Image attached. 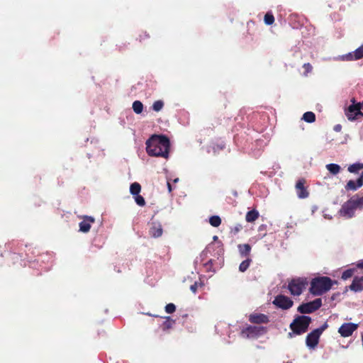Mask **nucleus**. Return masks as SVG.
<instances>
[{"instance_id":"obj_9","label":"nucleus","mask_w":363,"mask_h":363,"mask_svg":"<svg viewBox=\"0 0 363 363\" xmlns=\"http://www.w3.org/2000/svg\"><path fill=\"white\" fill-rule=\"evenodd\" d=\"M320 330H314L310 333L306 339V345L310 348H315L318 344L319 338L320 336Z\"/></svg>"},{"instance_id":"obj_25","label":"nucleus","mask_w":363,"mask_h":363,"mask_svg":"<svg viewBox=\"0 0 363 363\" xmlns=\"http://www.w3.org/2000/svg\"><path fill=\"white\" fill-rule=\"evenodd\" d=\"M238 249H239V252L242 256L246 255L250 252V245L249 244L239 245Z\"/></svg>"},{"instance_id":"obj_40","label":"nucleus","mask_w":363,"mask_h":363,"mask_svg":"<svg viewBox=\"0 0 363 363\" xmlns=\"http://www.w3.org/2000/svg\"><path fill=\"white\" fill-rule=\"evenodd\" d=\"M212 259H210L208 262L205 264V267L206 269V271H211V267H212Z\"/></svg>"},{"instance_id":"obj_45","label":"nucleus","mask_w":363,"mask_h":363,"mask_svg":"<svg viewBox=\"0 0 363 363\" xmlns=\"http://www.w3.org/2000/svg\"><path fill=\"white\" fill-rule=\"evenodd\" d=\"M167 188H168L169 192H171L172 191V185L169 183V182H167Z\"/></svg>"},{"instance_id":"obj_24","label":"nucleus","mask_w":363,"mask_h":363,"mask_svg":"<svg viewBox=\"0 0 363 363\" xmlns=\"http://www.w3.org/2000/svg\"><path fill=\"white\" fill-rule=\"evenodd\" d=\"M362 169H363V164L355 163V164H351L348 167V171L351 173H356Z\"/></svg>"},{"instance_id":"obj_20","label":"nucleus","mask_w":363,"mask_h":363,"mask_svg":"<svg viewBox=\"0 0 363 363\" xmlns=\"http://www.w3.org/2000/svg\"><path fill=\"white\" fill-rule=\"evenodd\" d=\"M350 200L351 201H353V204L357 208H363V196L359 197L358 196H354L352 197Z\"/></svg>"},{"instance_id":"obj_5","label":"nucleus","mask_w":363,"mask_h":363,"mask_svg":"<svg viewBox=\"0 0 363 363\" xmlns=\"http://www.w3.org/2000/svg\"><path fill=\"white\" fill-rule=\"evenodd\" d=\"M351 101L352 104L345 110V115L348 120L353 121L357 118L358 116H363V113L361 111L363 108L361 103L355 104L354 99H352Z\"/></svg>"},{"instance_id":"obj_39","label":"nucleus","mask_w":363,"mask_h":363,"mask_svg":"<svg viewBox=\"0 0 363 363\" xmlns=\"http://www.w3.org/2000/svg\"><path fill=\"white\" fill-rule=\"evenodd\" d=\"M198 289V283L195 282L194 284L191 285L190 289L194 293L196 294Z\"/></svg>"},{"instance_id":"obj_37","label":"nucleus","mask_w":363,"mask_h":363,"mask_svg":"<svg viewBox=\"0 0 363 363\" xmlns=\"http://www.w3.org/2000/svg\"><path fill=\"white\" fill-rule=\"evenodd\" d=\"M303 68L306 70L305 75H306L308 73L312 71V66L310 63H305L303 65Z\"/></svg>"},{"instance_id":"obj_29","label":"nucleus","mask_w":363,"mask_h":363,"mask_svg":"<svg viewBox=\"0 0 363 363\" xmlns=\"http://www.w3.org/2000/svg\"><path fill=\"white\" fill-rule=\"evenodd\" d=\"M264 23L267 25H272L274 22V18L270 13H267L264 18Z\"/></svg>"},{"instance_id":"obj_43","label":"nucleus","mask_w":363,"mask_h":363,"mask_svg":"<svg viewBox=\"0 0 363 363\" xmlns=\"http://www.w3.org/2000/svg\"><path fill=\"white\" fill-rule=\"evenodd\" d=\"M341 125H337L334 127V130L336 131V132H339L341 130Z\"/></svg>"},{"instance_id":"obj_21","label":"nucleus","mask_w":363,"mask_h":363,"mask_svg":"<svg viewBox=\"0 0 363 363\" xmlns=\"http://www.w3.org/2000/svg\"><path fill=\"white\" fill-rule=\"evenodd\" d=\"M133 109V111L137 113V114H140L143 112V104L141 101H135L133 103V106H132Z\"/></svg>"},{"instance_id":"obj_41","label":"nucleus","mask_w":363,"mask_h":363,"mask_svg":"<svg viewBox=\"0 0 363 363\" xmlns=\"http://www.w3.org/2000/svg\"><path fill=\"white\" fill-rule=\"evenodd\" d=\"M328 328V324L325 323L323 325V326L320 328H317L316 330H320V335L323 333V332Z\"/></svg>"},{"instance_id":"obj_36","label":"nucleus","mask_w":363,"mask_h":363,"mask_svg":"<svg viewBox=\"0 0 363 363\" xmlns=\"http://www.w3.org/2000/svg\"><path fill=\"white\" fill-rule=\"evenodd\" d=\"M242 229V225L238 224L235 227L231 228V231L230 232H231V233H233L234 235H235L236 233H238Z\"/></svg>"},{"instance_id":"obj_44","label":"nucleus","mask_w":363,"mask_h":363,"mask_svg":"<svg viewBox=\"0 0 363 363\" xmlns=\"http://www.w3.org/2000/svg\"><path fill=\"white\" fill-rule=\"evenodd\" d=\"M250 211H247L246 213V215H245V219L247 222H250Z\"/></svg>"},{"instance_id":"obj_47","label":"nucleus","mask_w":363,"mask_h":363,"mask_svg":"<svg viewBox=\"0 0 363 363\" xmlns=\"http://www.w3.org/2000/svg\"><path fill=\"white\" fill-rule=\"evenodd\" d=\"M178 181H179V179H178V178H177V179H175L174 180V183H176V182H177Z\"/></svg>"},{"instance_id":"obj_4","label":"nucleus","mask_w":363,"mask_h":363,"mask_svg":"<svg viewBox=\"0 0 363 363\" xmlns=\"http://www.w3.org/2000/svg\"><path fill=\"white\" fill-rule=\"evenodd\" d=\"M308 282L306 278H297L292 279L288 286L290 293L294 296H299L303 292Z\"/></svg>"},{"instance_id":"obj_19","label":"nucleus","mask_w":363,"mask_h":363,"mask_svg":"<svg viewBox=\"0 0 363 363\" xmlns=\"http://www.w3.org/2000/svg\"><path fill=\"white\" fill-rule=\"evenodd\" d=\"M140 191H141V186L138 182L133 183L130 186V192L133 196L139 194Z\"/></svg>"},{"instance_id":"obj_31","label":"nucleus","mask_w":363,"mask_h":363,"mask_svg":"<svg viewBox=\"0 0 363 363\" xmlns=\"http://www.w3.org/2000/svg\"><path fill=\"white\" fill-rule=\"evenodd\" d=\"M176 311V306L174 303H168L165 306V311L167 313H173Z\"/></svg>"},{"instance_id":"obj_46","label":"nucleus","mask_w":363,"mask_h":363,"mask_svg":"<svg viewBox=\"0 0 363 363\" xmlns=\"http://www.w3.org/2000/svg\"><path fill=\"white\" fill-rule=\"evenodd\" d=\"M357 266L359 268H363V260H361L360 262H359L357 264Z\"/></svg>"},{"instance_id":"obj_48","label":"nucleus","mask_w":363,"mask_h":363,"mask_svg":"<svg viewBox=\"0 0 363 363\" xmlns=\"http://www.w3.org/2000/svg\"><path fill=\"white\" fill-rule=\"evenodd\" d=\"M362 342H363V335H362Z\"/></svg>"},{"instance_id":"obj_7","label":"nucleus","mask_w":363,"mask_h":363,"mask_svg":"<svg viewBox=\"0 0 363 363\" xmlns=\"http://www.w3.org/2000/svg\"><path fill=\"white\" fill-rule=\"evenodd\" d=\"M358 328V324L353 323H343L338 329V333L343 337H347L352 335Z\"/></svg>"},{"instance_id":"obj_11","label":"nucleus","mask_w":363,"mask_h":363,"mask_svg":"<svg viewBox=\"0 0 363 363\" xmlns=\"http://www.w3.org/2000/svg\"><path fill=\"white\" fill-rule=\"evenodd\" d=\"M94 222V218L88 216H83V220L79 224V230L82 233H88Z\"/></svg>"},{"instance_id":"obj_35","label":"nucleus","mask_w":363,"mask_h":363,"mask_svg":"<svg viewBox=\"0 0 363 363\" xmlns=\"http://www.w3.org/2000/svg\"><path fill=\"white\" fill-rule=\"evenodd\" d=\"M357 188V186L355 184V182L352 180H350L346 185V189L347 190H356Z\"/></svg>"},{"instance_id":"obj_10","label":"nucleus","mask_w":363,"mask_h":363,"mask_svg":"<svg viewBox=\"0 0 363 363\" xmlns=\"http://www.w3.org/2000/svg\"><path fill=\"white\" fill-rule=\"evenodd\" d=\"M273 303L279 308L288 309L292 306L293 301L289 297L280 295L275 298Z\"/></svg>"},{"instance_id":"obj_34","label":"nucleus","mask_w":363,"mask_h":363,"mask_svg":"<svg viewBox=\"0 0 363 363\" xmlns=\"http://www.w3.org/2000/svg\"><path fill=\"white\" fill-rule=\"evenodd\" d=\"M174 323V322L172 320H171L169 317H168L167 320L163 323V327L164 329H169L172 328V324Z\"/></svg>"},{"instance_id":"obj_42","label":"nucleus","mask_w":363,"mask_h":363,"mask_svg":"<svg viewBox=\"0 0 363 363\" xmlns=\"http://www.w3.org/2000/svg\"><path fill=\"white\" fill-rule=\"evenodd\" d=\"M363 184V179L362 178H359L357 179V187H361Z\"/></svg>"},{"instance_id":"obj_15","label":"nucleus","mask_w":363,"mask_h":363,"mask_svg":"<svg viewBox=\"0 0 363 363\" xmlns=\"http://www.w3.org/2000/svg\"><path fill=\"white\" fill-rule=\"evenodd\" d=\"M350 289L355 292L363 290V277H355L350 286Z\"/></svg>"},{"instance_id":"obj_22","label":"nucleus","mask_w":363,"mask_h":363,"mask_svg":"<svg viewBox=\"0 0 363 363\" xmlns=\"http://www.w3.org/2000/svg\"><path fill=\"white\" fill-rule=\"evenodd\" d=\"M209 223L213 227H218L221 224V218L218 216H212L209 218Z\"/></svg>"},{"instance_id":"obj_8","label":"nucleus","mask_w":363,"mask_h":363,"mask_svg":"<svg viewBox=\"0 0 363 363\" xmlns=\"http://www.w3.org/2000/svg\"><path fill=\"white\" fill-rule=\"evenodd\" d=\"M356 209L357 208L354 206L353 201H351L350 199L343 204L340 211V213L342 216L350 218L354 216Z\"/></svg>"},{"instance_id":"obj_6","label":"nucleus","mask_w":363,"mask_h":363,"mask_svg":"<svg viewBox=\"0 0 363 363\" xmlns=\"http://www.w3.org/2000/svg\"><path fill=\"white\" fill-rule=\"evenodd\" d=\"M321 306V298H316L313 301L300 305L298 308V311L301 313H311L318 310Z\"/></svg>"},{"instance_id":"obj_28","label":"nucleus","mask_w":363,"mask_h":363,"mask_svg":"<svg viewBox=\"0 0 363 363\" xmlns=\"http://www.w3.org/2000/svg\"><path fill=\"white\" fill-rule=\"evenodd\" d=\"M135 203L140 206H144L145 205V199L139 194L134 196Z\"/></svg>"},{"instance_id":"obj_17","label":"nucleus","mask_w":363,"mask_h":363,"mask_svg":"<svg viewBox=\"0 0 363 363\" xmlns=\"http://www.w3.org/2000/svg\"><path fill=\"white\" fill-rule=\"evenodd\" d=\"M265 328L262 326H252L251 325V337L259 336L265 333Z\"/></svg>"},{"instance_id":"obj_12","label":"nucleus","mask_w":363,"mask_h":363,"mask_svg":"<svg viewBox=\"0 0 363 363\" xmlns=\"http://www.w3.org/2000/svg\"><path fill=\"white\" fill-rule=\"evenodd\" d=\"M162 225L159 222L152 221L149 230V234L153 238H159L162 235Z\"/></svg>"},{"instance_id":"obj_3","label":"nucleus","mask_w":363,"mask_h":363,"mask_svg":"<svg viewBox=\"0 0 363 363\" xmlns=\"http://www.w3.org/2000/svg\"><path fill=\"white\" fill-rule=\"evenodd\" d=\"M311 321V318L308 316H299L291 323L290 328L294 333L300 335L307 330Z\"/></svg>"},{"instance_id":"obj_32","label":"nucleus","mask_w":363,"mask_h":363,"mask_svg":"<svg viewBox=\"0 0 363 363\" xmlns=\"http://www.w3.org/2000/svg\"><path fill=\"white\" fill-rule=\"evenodd\" d=\"M354 272V269H347L342 274V279L344 280H346L349 278H350Z\"/></svg>"},{"instance_id":"obj_38","label":"nucleus","mask_w":363,"mask_h":363,"mask_svg":"<svg viewBox=\"0 0 363 363\" xmlns=\"http://www.w3.org/2000/svg\"><path fill=\"white\" fill-rule=\"evenodd\" d=\"M259 216V213L257 211L251 210V221L255 220Z\"/></svg>"},{"instance_id":"obj_33","label":"nucleus","mask_w":363,"mask_h":363,"mask_svg":"<svg viewBox=\"0 0 363 363\" xmlns=\"http://www.w3.org/2000/svg\"><path fill=\"white\" fill-rule=\"evenodd\" d=\"M138 36V40L140 43L146 39L150 38V35L146 31H141Z\"/></svg>"},{"instance_id":"obj_13","label":"nucleus","mask_w":363,"mask_h":363,"mask_svg":"<svg viewBox=\"0 0 363 363\" xmlns=\"http://www.w3.org/2000/svg\"><path fill=\"white\" fill-rule=\"evenodd\" d=\"M363 57V45L360 46L357 49L355 50L354 53H349L347 55L342 57L343 60H358Z\"/></svg>"},{"instance_id":"obj_30","label":"nucleus","mask_w":363,"mask_h":363,"mask_svg":"<svg viewBox=\"0 0 363 363\" xmlns=\"http://www.w3.org/2000/svg\"><path fill=\"white\" fill-rule=\"evenodd\" d=\"M240 336L243 338H247L250 337V326L247 325L241 330Z\"/></svg>"},{"instance_id":"obj_26","label":"nucleus","mask_w":363,"mask_h":363,"mask_svg":"<svg viewBox=\"0 0 363 363\" xmlns=\"http://www.w3.org/2000/svg\"><path fill=\"white\" fill-rule=\"evenodd\" d=\"M164 106V102L161 100L156 101L152 104V109L155 111H160Z\"/></svg>"},{"instance_id":"obj_14","label":"nucleus","mask_w":363,"mask_h":363,"mask_svg":"<svg viewBox=\"0 0 363 363\" xmlns=\"http://www.w3.org/2000/svg\"><path fill=\"white\" fill-rule=\"evenodd\" d=\"M304 181L299 180L296 184V189L297 191V195L300 199H305L308 196V192L304 188Z\"/></svg>"},{"instance_id":"obj_23","label":"nucleus","mask_w":363,"mask_h":363,"mask_svg":"<svg viewBox=\"0 0 363 363\" xmlns=\"http://www.w3.org/2000/svg\"><path fill=\"white\" fill-rule=\"evenodd\" d=\"M303 119L308 123H313L315 120V114L313 112L308 111L303 114Z\"/></svg>"},{"instance_id":"obj_27","label":"nucleus","mask_w":363,"mask_h":363,"mask_svg":"<svg viewBox=\"0 0 363 363\" xmlns=\"http://www.w3.org/2000/svg\"><path fill=\"white\" fill-rule=\"evenodd\" d=\"M249 267H250V259L247 258L241 262V264L239 266V271L241 272H244L248 269Z\"/></svg>"},{"instance_id":"obj_2","label":"nucleus","mask_w":363,"mask_h":363,"mask_svg":"<svg viewBox=\"0 0 363 363\" xmlns=\"http://www.w3.org/2000/svg\"><path fill=\"white\" fill-rule=\"evenodd\" d=\"M332 286L333 281L329 277H319L311 280L309 291L314 296H320L328 291Z\"/></svg>"},{"instance_id":"obj_16","label":"nucleus","mask_w":363,"mask_h":363,"mask_svg":"<svg viewBox=\"0 0 363 363\" xmlns=\"http://www.w3.org/2000/svg\"><path fill=\"white\" fill-rule=\"evenodd\" d=\"M269 321L267 315L260 313H254L251 315V323H266Z\"/></svg>"},{"instance_id":"obj_1","label":"nucleus","mask_w":363,"mask_h":363,"mask_svg":"<svg viewBox=\"0 0 363 363\" xmlns=\"http://www.w3.org/2000/svg\"><path fill=\"white\" fill-rule=\"evenodd\" d=\"M169 147V140L163 135H153L146 141L147 153L152 157L167 158Z\"/></svg>"},{"instance_id":"obj_18","label":"nucleus","mask_w":363,"mask_h":363,"mask_svg":"<svg viewBox=\"0 0 363 363\" xmlns=\"http://www.w3.org/2000/svg\"><path fill=\"white\" fill-rule=\"evenodd\" d=\"M325 167L328 169V171H329L332 174L334 175L338 174L341 169L340 165L333 163L327 164Z\"/></svg>"}]
</instances>
